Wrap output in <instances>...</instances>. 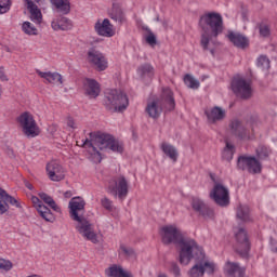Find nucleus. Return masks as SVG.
I'll use <instances>...</instances> for the list:
<instances>
[{
	"mask_svg": "<svg viewBox=\"0 0 277 277\" xmlns=\"http://www.w3.org/2000/svg\"><path fill=\"white\" fill-rule=\"evenodd\" d=\"M195 260V265L189 269L190 277H202L205 272L213 274L215 272V264L210 262L205 254V250L198 243H181L179 252V262L181 265H189L192 260Z\"/></svg>",
	"mask_w": 277,
	"mask_h": 277,
	"instance_id": "obj_1",
	"label": "nucleus"
},
{
	"mask_svg": "<svg viewBox=\"0 0 277 277\" xmlns=\"http://www.w3.org/2000/svg\"><path fill=\"white\" fill-rule=\"evenodd\" d=\"M91 140H85L83 143L84 148L89 154V159L93 163H101L103 155L101 150H111L113 153L121 154L124 150L122 143L114 138L110 134H90Z\"/></svg>",
	"mask_w": 277,
	"mask_h": 277,
	"instance_id": "obj_2",
	"label": "nucleus"
},
{
	"mask_svg": "<svg viewBox=\"0 0 277 277\" xmlns=\"http://www.w3.org/2000/svg\"><path fill=\"white\" fill-rule=\"evenodd\" d=\"M199 25L203 30L200 39L203 51H210L211 55H215V50L209 48V45H215L213 38H217L224 31L222 14L215 12L206 13L200 17Z\"/></svg>",
	"mask_w": 277,
	"mask_h": 277,
	"instance_id": "obj_3",
	"label": "nucleus"
},
{
	"mask_svg": "<svg viewBox=\"0 0 277 277\" xmlns=\"http://www.w3.org/2000/svg\"><path fill=\"white\" fill-rule=\"evenodd\" d=\"M85 213V200L81 197H74L69 201V215L74 222H78L77 230L89 241H96V234L92 230V224L83 219Z\"/></svg>",
	"mask_w": 277,
	"mask_h": 277,
	"instance_id": "obj_4",
	"label": "nucleus"
},
{
	"mask_svg": "<svg viewBox=\"0 0 277 277\" xmlns=\"http://www.w3.org/2000/svg\"><path fill=\"white\" fill-rule=\"evenodd\" d=\"M174 107H176V103L174 102V93L170 88H163L161 96L159 98L149 101L145 111L149 118L157 120V118L161 116L163 109H167V111H172L174 110Z\"/></svg>",
	"mask_w": 277,
	"mask_h": 277,
	"instance_id": "obj_5",
	"label": "nucleus"
},
{
	"mask_svg": "<svg viewBox=\"0 0 277 277\" xmlns=\"http://www.w3.org/2000/svg\"><path fill=\"white\" fill-rule=\"evenodd\" d=\"M105 105L109 111L122 114L129 107V96L116 89L107 90L105 93Z\"/></svg>",
	"mask_w": 277,
	"mask_h": 277,
	"instance_id": "obj_6",
	"label": "nucleus"
},
{
	"mask_svg": "<svg viewBox=\"0 0 277 277\" xmlns=\"http://www.w3.org/2000/svg\"><path fill=\"white\" fill-rule=\"evenodd\" d=\"M16 120L26 137H38L40 135V127H38V122H36L31 113L25 111Z\"/></svg>",
	"mask_w": 277,
	"mask_h": 277,
	"instance_id": "obj_7",
	"label": "nucleus"
},
{
	"mask_svg": "<svg viewBox=\"0 0 277 277\" xmlns=\"http://www.w3.org/2000/svg\"><path fill=\"white\" fill-rule=\"evenodd\" d=\"M160 236L167 243H187L185 234L175 224L162 226L160 228Z\"/></svg>",
	"mask_w": 277,
	"mask_h": 277,
	"instance_id": "obj_8",
	"label": "nucleus"
},
{
	"mask_svg": "<svg viewBox=\"0 0 277 277\" xmlns=\"http://www.w3.org/2000/svg\"><path fill=\"white\" fill-rule=\"evenodd\" d=\"M210 198L219 207H228L230 205V192L224 184L214 180L213 188L210 190Z\"/></svg>",
	"mask_w": 277,
	"mask_h": 277,
	"instance_id": "obj_9",
	"label": "nucleus"
},
{
	"mask_svg": "<svg viewBox=\"0 0 277 277\" xmlns=\"http://www.w3.org/2000/svg\"><path fill=\"white\" fill-rule=\"evenodd\" d=\"M108 194L119 200H124L129 196V182L122 175L115 177L108 184Z\"/></svg>",
	"mask_w": 277,
	"mask_h": 277,
	"instance_id": "obj_10",
	"label": "nucleus"
},
{
	"mask_svg": "<svg viewBox=\"0 0 277 277\" xmlns=\"http://www.w3.org/2000/svg\"><path fill=\"white\" fill-rule=\"evenodd\" d=\"M237 167L239 170H246L249 174H261L263 164L256 157L242 155L238 157Z\"/></svg>",
	"mask_w": 277,
	"mask_h": 277,
	"instance_id": "obj_11",
	"label": "nucleus"
},
{
	"mask_svg": "<svg viewBox=\"0 0 277 277\" xmlns=\"http://www.w3.org/2000/svg\"><path fill=\"white\" fill-rule=\"evenodd\" d=\"M232 90L239 98L248 100L252 97V87L250 85V82L242 78H233Z\"/></svg>",
	"mask_w": 277,
	"mask_h": 277,
	"instance_id": "obj_12",
	"label": "nucleus"
},
{
	"mask_svg": "<svg viewBox=\"0 0 277 277\" xmlns=\"http://www.w3.org/2000/svg\"><path fill=\"white\" fill-rule=\"evenodd\" d=\"M87 60L89 64L94 66L100 72L107 70V67L109 66L105 55L94 49L89 50Z\"/></svg>",
	"mask_w": 277,
	"mask_h": 277,
	"instance_id": "obj_13",
	"label": "nucleus"
},
{
	"mask_svg": "<svg viewBox=\"0 0 277 277\" xmlns=\"http://www.w3.org/2000/svg\"><path fill=\"white\" fill-rule=\"evenodd\" d=\"M8 202L9 205H12V207H16L17 209L21 208V203L16 198L10 196L3 188H0V215L8 213L10 210Z\"/></svg>",
	"mask_w": 277,
	"mask_h": 277,
	"instance_id": "obj_14",
	"label": "nucleus"
},
{
	"mask_svg": "<svg viewBox=\"0 0 277 277\" xmlns=\"http://www.w3.org/2000/svg\"><path fill=\"white\" fill-rule=\"evenodd\" d=\"M94 29L98 36H103L104 38H113V36H116L114 25H111L108 18L104 21L98 19L95 23Z\"/></svg>",
	"mask_w": 277,
	"mask_h": 277,
	"instance_id": "obj_15",
	"label": "nucleus"
},
{
	"mask_svg": "<svg viewBox=\"0 0 277 277\" xmlns=\"http://www.w3.org/2000/svg\"><path fill=\"white\" fill-rule=\"evenodd\" d=\"M47 173L51 181L58 182L64 179V168L58 161L52 160L47 164Z\"/></svg>",
	"mask_w": 277,
	"mask_h": 277,
	"instance_id": "obj_16",
	"label": "nucleus"
},
{
	"mask_svg": "<svg viewBox=\"0 0 277 277\" xmlns=\"http://www.w3.org/2000/svg\"><path fill=\"white\" fill-rule=\"evenodd\" d=\"M205 115L207 116L209 124H215L216 122H222V120L226 118V109L220 106H214L206 109Z\"/></svg>",
	"mask_w": 277,
	"mask_h": 277,
	"instance_id": "obj_17",
	"label": "nucleus"
},
{
	"mask_svg": "<svg viewBox=\"0 0 277 277\" xmlns=\"http://www.w3.org/2000/svg\"><path fill=\"white\" fill-rule=\"evenodd\" d=\"M31 202L37 209L39 215L45 220V222H55V215L51 213V210L40 201V198L34 196L31 197Z\"/></svg>",
	"mask_w": 277,
	"mask_h": 277,
	"instance_id": "obj_18",
	"label": "nucleus"
},
{
	"mask_svg": "<svg viewBox=\"0 0 277 277\" xmlns=\"http://www.w3.org/2000/svg\"><path fill=\"white\" fill-rule=\"evenodd\" d=\"M190 205L194 211L199 213V215H202V217H211L213 215V210H211V208H209V206L198 197H192Z\"/></svg>",
	"mask_w": 277,
	"mask_h": 277,
	"instance_id": "obj_19",
	"label": "nucleus"
},
{
	"mask_svg": "<svg viewBox=\"0 0 277 277\" xmlns=\"http://www.w3.org/2000/svg\"><path fill=\"white\" fill-rule=\"evenodd\" d=\"M84 92L89 98L98 97L101 94V83L92 78H87L84 80Z\"/></svg>",
	"mask_w": 277,
	"mask_h": 277,
	"instance_id": "obj_20",
	"label": "nucleus"
},
{
	"mask_svg": "<svg viewBox=\"0 0 277 277\" xmlns=\"http://www.w3.org/2000/svg\"><path fill=\"white\" fill-rule=\"evenodd\" d=\"M36 72L41 79H44L48 83H52L54 85L64 84V77H62L60 72L41 71L40 69H37Z\"/></svg>",
	"mask_w": 277,
	"mask_h": 277,
	"instance_id": "obj_21",
	"label": "nucleus"
},
{
	"mask_svg": "<svg viewBox=\"0 0 277 277\" xmlns=\"http://www.w3.org/2000/svg\"><path fill=\"white\" fill-rule=\"evenodd\" d=\"M51 27L54 31H68L72 29V22L67 17L58 16L52 21Z\"/></svg>",
	"mask_w": 277,
	"mask_h": 277,
	"instance_id": "obj_22",
	"label": "nucleus"
},
{
	"mask_svg": "<svg viewBox=\"0 0 277 277\" xmlns=\"http://www.w3.org/2000/svg\"><path fill=\"white\" fill-rule=\"evenodd\" d=\"M24 1L27 5V10L30 12V21H32V23H36V25H40V23H42V11L38 9V5H36L34 1L31 0H24Z\"/></svg>",
	"mask_w": 277,
	"mask_h": 277,
	"instance_id": "obj_23",
	"label": "nucleus"
},
{
	"mask_svg": "<svg viewBox=\"0 0 277 277\" xmlns=\"http://www.w3.org/2000/svg\"><path fill=\"white\" fill-rule=\"evenodd\" d=\"M105 274L107 277H133V274L124 269L121 265H111L106 271Z\"/></svg>",
	"mask_w": 277,
	"mask_h": 277,
	"instance_id": "obj_24",
	"label": "nucleus"
},
{
	"mask_svg": "<svg viewBox=\"0 0 277 277\" xmlns=\"http://www.w3.org/2000/svg\"><path fill=\"white\" fill-rule=\"evenodd\" d=\"M160 150L173 161V163H176L179 161V149L174 147V145L168 143V142H162L160 144Z\"/></svg>",
	"mask_w": 277,
	"mask_h": 277,
	"instance_id": "obj_25",
	"label": "nucleus"
},
{
	"mask_svg": "<svg viewBox=\"0 0 277 277\" xmlns=\"http://www.w3.org/2000/svg\"><path fill=\"white\" fill-rule=\"evenodd\" d=\"M227 38L238 49H246V47L250 44V41L248 40V38H246L243 35L239 32H229L227 35Z\"/></svg>",
	"mask_w": 277,
	"mask_h": 277,
	"instance_id": "obj_26",
	"label": "nucleus"
},
{
	"mask_svg": "<svg viewBox=\"0 0 277 277\" xmlns=\"http://www.w3.org/2000/svg\"><path fill=\"white\" fill-rule=\"evenodd\" d=\"M230 129L239 140H250V133H248V130L241 126L239 120L232 121Z\"/></svg>",
	"mask_w": 277,
	"mask_h": 277,
	"instance_id": "obj_27",
	"label": "nucleus"
},
{
	"mask_svg": "<svg viewBox=\"0 0 277 277\" xmlns=\"http://www.w3.org/2000/svg\"><path fill=\"white\" fill-rule=\"evenodd\" d=\"M51 3L61 14H70V0H51Z\"/></svg>",
	"mask_w": 277,
	"mask_h": 277,
	"instance_id": "obj_28",
	"label": "nucleus"
},
{
	"mask_svg": "<svg viewBox=\"0 0 277 277\" xmlns=\"http://www.w3.org/2000/svg\"><path fill=\"white\" fill-rule=\"evenodd\" d=\"M236 217L241 222H252V216H250V207L240 205L237 208Z\"/></svg>",
	"mask_w": 277,
	"mask_h": 277,
	"instance_id": "obj_29",
	"label": "nucleus"
},
{
	"mask_svg": "<svg viewBox=\"0 0 277 277\" xmlns=\"http://www.w3.org/2000/svg\"><path fill=\"white\" fill-rule=\"evenodd\" d=\"M137 75H140L142 79H146V77H148V79H153L155 76V68H153V65L150 64L141 65L137 68Z\"/></svg>",
	"mask_w": 277,
	"mask_h": 277,
	"instance_id": "obj_30",
	"label": "nucleus"
},
{
	"mask_svg": "<svg viewBox=\"0 0 277 277\" xmlns=\"http://www.w3.org/2000/svg\"><path fill=\"white\" fill-rule=\"evenodd\" d=\"M39 198H41L45 202V205L50 206L53 211H55L56 213H61L62 209L60 208V206H57L55 200H53V197L49 196L45 193H39Z\"/></svg>",
	"mask_w": 277,
	"mask_h": 277,
	"instance_id": "obj_31",
	"label": "nucleus"
},
{
	"mask_svg": "<svg viewBox=\"0 0 277 277\" xmlns=\"http://www.w3.org/2000/svg\"><path fill=\"white\" fill-rule=\"evenodd\" d=\"M110 18L116 21V23H124V13L122 12V9L118 8L116 4H113Z\"/></svg>",
	"mask_w": 277,
	"mask_h": 277,
	"instance_id": "obj_32",
	"label": "nucleus"
},
{
	"mask_svg": "<svg viewBox=\"0 0 277 277\" xmlns=\"http://www.w3.org/2000/svg\"><path fill=\"white\" fill-rule=\"evenodd\" d=\"M184 83L190 90H198L200 88V81H198L194 76L186 74L184 76Z\"/></svg>",
	"mask_w": 277,
	"mask_h": 277,
	"instance_id": "obj_33",
	"label": "nucleus"
},
{
	"mask_svg": "<svg viewBox=\"0 0 277 277\" xmlns=\"http://www.w3.org/2000/svg\"><path fill=\"white\" fill-rule=\"evenodd\" d=\"M22 31L26 34V36H38V28L31 22H24L22 24Z\"/></svg>",
	"mask_w": 277,
	"mask_h": 277,
	"instance_id": "obj_34",
	"label": "nucleus"
},
{
	"mask_svg": "<svg viewBox=\"0 0 277 277\" xmlns=\"http://www.w3.org/2000/svg\"><path fill=\"white\" fill-rule=\"evenodd\" d=\"M235 237L238 243H248V232L243 228L235 229Z\"/></svg>",
	"mask_w": 277,
	"mask_h": 277,
	"instance_id": "obj_35",
	"label": "nucleus"
},
{
	"mask_svg": "<svg viewBox=\"0 0 277 277\" xmlns=\"http://www.w3.org/2000/svg\"><path fill=\"white\" fill-rule=\"evenodd\" d=\"M235 251L240 256H248L250 252V245L249 243H238L235 246Z\"/></svg>",
	"mask_w": 277,
	"mask_h": 277,
	"instance_id": "obj_36",
	"label": "nucleus"
},
{
	"mask_svg": "<svg viewBox=\"0 0 277 277\" xmlns=\"http://www.w3.org/2000/svg\"><path fill=\"white\" fill-rule=\"evenodd\" d=\"M233 155H235V146L230 143H226V147L223 150V157L226 161L233 160Z\"/></svg>",
	"mask_w": 277,
	"mask_h": 277,
	"instance_id": "obj_37",
	"label": "nucleus"
},
{
	"mask_svg": "<svg viewBox=\"0 0 277 277\" xmlns=\"http://www.w3.org/2000/svg\"><path fill=\"white\" fill-rule=\"evenodd\" d=\"M119 252L128 259H135V250H133V248L122 245L119 249Z\"/></svg>",
	"mask_w": 277,
	"mask_h": 277,
	"instance_id": "obj_38",
	"label": "nucleus"
},
{
	"mask_svg": "<svg viewBox=\"0 0 277 277\" xmlns=\"http://www.w3.org/2000/svg\"><path fill=\"white\" fill-rule=\"evenodd\" d=\"M258 67L262 68V70H269V58H267V56L265 55H261L258 58Z\"/></svg>",
	"mask_w": 277,
	"mask_h": 277,
	"instance_id": "obj_39",
	"label": "nucleus"
},
{
	"mask_svg": "<svg viewBox=\"0 0 277 277\" xmlns=\"http://www.w3.org/2000/svg\"><path fill=\"white\" fill-rule=\"evenodd\" d=\"M12 267H14V264L10 260L0 259V272H11Z\"/></svg>",
	"mask_w": 277,
	"mask_h": 277,
	"instance_id": "obj_40",
	"label": "nucleus"
},
{
	"mask_svg": "<svg viewBox=\"0 0 277 277\" xmlns=\"http://www.w3.org/2000/svg\"><path fill=\"white\" fill-rule=\"evenodd\" d=\"M269 153H272V150L265 146H260L256 149L259 159H267V157H269Z\"/></svg>",
	"mask_w": 277,
	"mask_h": 277,
	"instance_id": "obj_41",
	"label": "nucleus"
},
{
	"mask_svg": "<svg viewBox=\"0 0 277 277\" xmlns=\"http://www.w3.org/2000/svg\"><path fill=\"white\" fill-rule=\"evenodd\" d=\"M12 6V0H0V14H5L10 12Z\"/></svg>",
	"mask_w": 277,
	"mask_h": 277,
	"instance_id": "obj_42",
	"label": "nucleus"
},
{
	"mask_svg": "<svg viewBox=\"0 0 277 277\" xmlns=\"http://www.w3.org/2000/svg\"><path fill=\"white\" fill-rule=\"evenodd\" d=\"M101 205L104 209H106V211H114V201H111L109 198H102Z\"/></svg>",
	"mask_w": 277,
	"mask_h": 277,
	"instance_id": "obj_43",
	"label": "nucleus"
},
{
	"mask_svg": "<svg viewBox=\"0 0 277 277\" xmlns=\"http://www.w3.org/2000/svg\"><path fill=\"white\" fill-rule=\"evenodd\" d=\"M269 34H272V30L269 29V26L262 24L260 25V35L263 38H268Z\"/></svg>",
	"mask_w": 277,
	"mask_h": 277,
	"instance_id": "obj_44",
	"label": "nucleus"
},
{
	"mask_svg": "<svg viewBox=\"0 0 277 277\" xmlns=\"http://www.w3.org/2000/svg\"><path fill=\"white\" fill-rule=\"evenodd\" d=\"M145 40L147 44H150V47H155L157 44V37L153 32H149L146 37Z\"/></svg>",
	"mask_w": 277,
	"mask_h": 277,
	"instance_id": "obj_45",
	"label": "nucleus"
},
{
	"mask_svg": "<svg viewBox=\"0 0 277 277\" xmlns=\"http://www.w3.org/2000/svg\"><path fill=\"white\" fill-rule=\"evenodd\" d=\"M171 272L174 274L175 277L181 276V267H179V264L172 263L171 264Z\"/></svg>",
	"mask_w": 277,
	"mask_h": 277,
	"instance_id": "obj_46",
	"label": "nucleus"
},
{
	"mask_svg": "<svg viewBox=\"0 0 277 277\" xmlns=\"http://www.w3.org/2000/svg\"><path fill=\"white\" fill-rule=\"evenodd\" d=\"M66 122L69 129H77V122H75V119H72L71 117H68Z\"/></svg>",
	"mask_w": 277,
	"mask_h": 277,
	"instance_id": "obj_47",
	"label": "nucleus"
},
{
	"mask_svg": "<svg viewBox=\"0 0 277 277\" xmlns=\"http://www.w3.org/2000/svg\"><path fill=\"white\" fill-rule=\"evenodd\" d=\"M0 80L8 81V76L5 75V70L0 67Z\"/></svg>",
	"mask_w": 277,
	"mask_h": 277,
	"instance_id": "obj_48",
	"label": "nucleus"
},
{
	"mask_svg": "<svg viewBox=\"0 0 277 277\" xmlns=\"http://www.w3.org/2000/svg\"><path fill=\"white\" fill-rule=\"evenodd\" d=\"M26 187L27 189H30V192L34 189V185H31L29 182L26 183Z\"/></svg>",
	"mask_w": 277,
	"mask_h": 277,
	"instance_id": "obj_49",
	"label": "nucleus"
},
{
	"mask_svg": "<svg viewBox=\"0 0 277 277\" xmlns=\"http://www.w3.org/2000/svg\"><path fill=\"white\" fill-rule=\"evenodd\" d=\"M272 251L277 253V245H273Z\"/></svg>",
	"mask_w": 277,
	"mask_h": 277,
	"instance_id": "obj_50",
	"label": "nucleus"
},
{
	"mask_svg": "<svg viewBox=\"0 0 277 277\" xmlns=\"http://www.w3.org/2000/svg\"><path fill=\"white\" fill-rule=\"evenodd\" d=\"M158 277H168V275L161 274Z\"/></svg>",
	"mask_w": 277,
	"mask_h": 277,
	"instance_id": "obj_51",
	"label": "nucleus"
},
{
	"mask_svg": "<svg viewBox=\"0 0 277 277\" xmlns=\"http://www.w3.org/2000/svg\"><path fill=\"white\" fill-rule=\"evenodd\" d=\"M65 196H66V198H68V196H70V194L69 193H65Z\"/></svg>",
	"mask_w": 277,
	"mask_h": 277,
	"instance_id": "obj_52",
	"label": "nucleus"
},
{
	"mask_svg": "<svg viewBox=\"0 0 277 277\" xmlns=\"http://www.w3.org/2000/svg\"><path fill=\"white\" fill-rule=\"evenodd\" d=\"M36 1V3H40L42 0H35Z\"/></svg>",
	"mask_w": 277,
	"mask_h": 277,
	"instance_id": "obj_53",
	"label": "nucleus"
},
{
	"mask_svg": "<svg viewBox=\"0 0 277 277\" xmlns=\"http://www.w3.org/2000/svg\"><path fill=\"white\" fill-rule=\"evenodd\" d=\"M0 96H1V85H0Z\"/></svg>",
	"mask_w": 277,
	"mask_h": 277,
	"instance_id": "obj_54",
	"label": "nucleus"
}]
</instances>
